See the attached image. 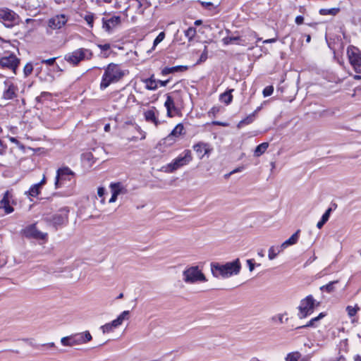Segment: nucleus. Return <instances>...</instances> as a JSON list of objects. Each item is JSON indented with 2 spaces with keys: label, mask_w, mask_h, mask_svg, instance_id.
Listing matches in <instances>:
<instances>
[{
  "label": "nucleus",
  "mask_w": 361,
  "mask_h": 361,
  "mask_svg": "<svg viewBox=\"0 0 361 361\" xmlns=\"http://www.w3.org/2000/svg\"><path fill=\"white\" fill-rule=\"evenodd\" d=\"M295 22L297 25H302L304 22L303 16H298L295 19Z\"/></svg>",
  "instance_id": "52"
},
{
  "label": "nucleus",
  "mask_w": 361,
  "mask_h": 361,
  "mask_svg": "<svg viewBox=\"0 0 361 361\" xmlns=\"http://www.w3.org/2000/svg\"><path fill=\"white\" fill-rule=\"evenodd\" d=\"M23 235L28 238H34L36 240H45L47 233H42L37 229L35 224H31L26 226L22 230Z\"/></svg>",
  "instance_id": "11"
},
{
  "label": "nucleus",
  "mask_w": 361,
  "mask_h": 361,
  "mask_svg": "<svg viewBox=\"0 0 361 361\" xmlns=\"http://www.w3.org/2000/svg\"><path fill=\"white\" fill-rule=\"evenodd\" d=\"M242 170H243V167H238V168H236L235 169H234V170L231 171V172H229V173H228V174H227V178H228L229 176H231V175H232V174H233V173H237V172H240V171H241Z\"/></svg>",
  "instance_id": "57"
},
{
  "label": "nucleus",
  "mask_w": 361,
  "mask_h": 361,
  "mask_svg": "<svg viewBox=\"0 0 361 361\" xmlns=\"http://www.w3.org/2000/svg\"><path fill=\"white\" fill-rule=\"evenodd\" d=\"M51 221L54 226H61L66 224L68 221L67 212L54 215Z\"/></svg>",
  "instance_id": "22"
},
{
  "label": "nucleus",
  "mask_w": 361,
  "mask_h": 361,
  "mask_svg": "<svg viewBox=\"0 0 361 361\" xmlns=\"http://www.w3.org/2000/svg\"><path fill=\"white\" fill-rule=\"evenodd\" d=\"M93 54L90 49L79 48L64 56V59L71 65L78 66L82 61L90 60Z\"/></svg>",
  "instance_id": "2"
},
{
  "label": "nucleus",
  "mask_w": 361,
  "mask_h": 361,
  "mask_svg": "<svg viewBox=\"0 0 361 361\" xmlns=\"http://www.w3.org/2000/svg\"><path fill=\"white\" fill-rule=\"evenodd\" d=\"M220 111V109L219 107H213L211 111L209 112V114L211 115L212 114L213 116H215L217 113H219Z\"/></svg>",
  "instance_id": "55"
},
{
  "label": "nucleus",
  "mask_w": 361,
  "mask_h": 361,
  "mask_svg": "<svg viewBox=\"0 0 361 361\" xmlns=\"http://www.w3.org/2000/svg\"><path fill=\"white\" fill-rule=\"evenodd\" d=\"M73 176L74 172L67 166L59 169L54 183L56 188H61L63 181L71 180Z\"/></svg>",
  "instance_id": "9"
},
{
  "label": "nucleus",
  "mask_w": 361,
  "mask_h": 361,
  "mask_svg": "<svg viewBox=\"0 0 361 361\" xmlns=\"http://www.w3.org/2000/svg\"><path fill=\"white\" fill-rule=\"evenodd\" d=\"M164 106L167 110V116L173 117L178 113V109L175 105L173 97L169 94L166 95V99L164 103Z\"/></svg>",
  "instance_id": "16"
},
{
  "label": "nucleus",
  "mask_w": 361,
  "mask_h": 361,
  "mask_svg": "<svg viewBox=\"0 0 361 361\" xmlns=\"http://www.w3.org/2000/svg\"><path fill=\"white\" fill-rule=\"evenodd\" d=\"M348 61L353 70L358 75H355V80L361 79V51L354 46H349L347 49Z\"/></svg>",
  "instance_id": "3"
},
{
  "label": "nucleus",
  "mask_w": 361,
  "mask_h": 361,
  "mask_svg": "<svg viewBox=\"0 0 361 361\" xmlns=\"http://www.w3.org/2000/svg\"><path fill=\"white\" fill-rule=\"evenodd\" d=\"M200 3L202 4L203 7L205 8H209L213 6L211 2L200 1Z\"/></svg>",
  "instance_id": "59"
},
{
  "label": "nucleus",
  "mask_w": 361,
  "mask_h": 361,
  "mask_svg": "<svg viewBox=\"0 0 361 361\" xmlns=\"http://www.w3.org/2000/svg\"><path fill=\"white\" fill-rule=\"evenodd\" d=\"M286 361H310L308 356H302L298 351L291 352L287 354Z\"/></svg>",
  "instance_id": "21"
},
{
  "label": "nucleus",
  "mask_w": 361,
  "mask_h": 361,
  "mask_svg": "<svg viewBox=\"0 0 361 361\" xmlns=\"http://www.w3.org/2000/svg\"><path fill=\"white\" fill-rule=\"evenodd\" d=\"M241 270V263L239 259L227 262V278L238 275Z\"/></svg>",
  "instance_id": "14"
},
{
  "label": "nucleus",
  "mask_w": 361,
  "mask_h": 361,
  "mask_svg": "<svg viewBox=\"0 0 361 361\" xmlns=\"http://www.w3.org/2000/svg\"><path fill=\"white\" fill-rule=\"evenodd\" d=\"M171 73L178 72V71H184L187 70V66H176L171 68Z\"/></svg>",
  "instance_id": "47"
},
{
  "label": "nucleus",
  "mask_w": 361,
  "mask_h": 361,
  "mask_svg": "<svg viewBox=\"0 0 361 361\" xmlns=\"http://www.w3.org/2000/svg\"><path fill=\"white\" fill-rule=\"evenodd\" d=\"M33 71V66L31 63H27L23 68V73L25 77L30 75Z\"/></svg>",
  "instance_id": "40"
},
{
  "label": "nucleus",
  "mask_w": 361,
  "mask_h": 361,
  "mask_svg": "<svg viewBox=\"0 0 361 361\" xmlns=\"http://www.w3.org/2000/svg\"><path fill=\"white\" fill-rule=\"evenodd\" d=\"M56 59V57L51 58L49 59H43V60H42L41 63L47 64L48 66H52L54 64Z\"/></svg>",
  "instance_id": "48"
},
{
  "label": "nucleus",
  "mask_w": 361,
  "mask_h": 361,
  "mask_svg": "<svg viewBox=\"0 0 361 361\" xmlns=\"http://www.w3.org/2000/svg\"><path fill=\"white\" fill-rule=\"evenodd\" d=\"M233 90H230L229 91H227V105L230 104L233 99V96L231 94V92H233Z\"/></svg>",
  "instance_id": "53"
},
{
  "label": "nucleus",
  "mask_w": 361,
  "mask_h": 361,
  "mask_svg": "<svg viewBox=\"0 0 361 361\" xmlns=\"http://www.w3.org/2000/svg\"><path fill=\"white\" fill-rule=\"evenodd\" d=\"M128 71L123 69L121 65L111 63L104 68L99 87L102 90L107 88L111 84L119 82Z\"/></svg>",
  "instance_id": "1"
},
{
  "label": "nucleus",
  "mask_w": 361,
  "mask_h": 361,
  "mask_svg": "<svg viewBox=\"0 0 361 361\" xmlns=\"http://www.w3.org/2000/svg\"><path fill=\"white\" fill-rule=\"evenodd\" d=\"M117 197H118V195L112 193L111 197L109 200V203H113V202H116Z\"/></svg>",
  "instance_id": "60"
},
{
  "label": "nucleus",
  "mask_w": 361,
  "mask_h": 361,
  "mask_svg": "<svg viewBox=\"0 0 361 361\" xmlns=\"http://www.w3.org/2000/svg\"><path fill=\"white\" fill-rule=\"evenodd\" d=\"M300 230H298L295 233H293L288 240H286V241H284L281 245V247L284 249H286V247H288V246H290V245H295L298 239H299V233H300Z\"/></svg>",
  "instance_id": "25"
},
{
  "label": "nucleus",
  "mask_w": 361,
  "mask_h": 361,
  "mask_svg": "<svg viewBox=\"0 0 361 361\" xmlns=\"http://www.w3.org/2000/svg\"><path fill=\"white\" fill-rule=\"evenodd\" d=\"M157 82H158V83L160 84V85L161 87H165L168 84L169 80H157Z\"/></svg>",
  "instance_id": "61"
},
{
  "label": "nucleus",
  "mask_w": 361,
  "mask_h": 361,
  "mask_svg": "<svg viewBox=\"0 0 361 361\" xmlns=\"http://www.w3.org/2000/svg\"><path fill=\"white\" fill-rule=\"evenodd\" d=\"M246 262H247V265H248V267H249V270H250V271H252L254 270V269H255V263H254V262H253V259H247V260L246 261Z\"/></svg>",
  "instance_id": "51"
},
{
  "label": "nucleus",
  "mask_w": 361,
  "mask_h": 361,
  "mask_svg": "<svg viewBox=\"0 0 361 361\" xmlns=\"http://www.w3.org/2000/svg\"><path fill=\"white\" fill-rule=\"evenodd\" d=\"M339 11V8H322L319 10V13L322 16H336Z\"/></svg>",
  "instance_id": "35"
},
{
  "label": "nucleus",
  "mask_w": 361,
  "mask_h": 361,
  "mask_svg": "<svg viewBox=\"0 0 361 361\" xmlns=\"http://www.w3.org/2000/svg\"><path fill=\"white\" fill-rule=\"evenodd\" d=\"M130 312L128 310L123 311L116 319H114V324H117L118 326H121L124 320L129 319Z\"/></svg>",
  "instance_id": "31"
},
{
  "label": "nucleus",
  "mask_w": 361,
  "mask_h": 361,
  "mask_svg": "<svg viewBox=\"0 0 361 361\" xmlns=\"http://www.w3.org/2000/svg\"><path fill=\"white\" fill-rule=\"evenodd\" d=\"M111 192L118 195L120 194H126L127 190L121 183H113L110 185Z\"/></svg>",
  "instance_id": "24"
},
{
  "label": "nucleus",
  "mask_w": 361,
  "mask_h": 361,
  "mask_svg": "<svg viewBox=\"0 0 361 361\" xmlns=\"http://www.w3.org/2000/svg\"><path fill=\"white\" fill-rule=\"evenodd\" d=\"M269 147L268 142H263L259 145L255 150L254 154L255 157H259L263 154Z\"/></svg>",
  "instance_id": "32"
},
{
  "label": "nucleus",
  "mask_w": 361,
  "mask_h": 361,
  "mask_svg": "<svg viewBox=\"0 0 361 361\" xmlns=\"http://www.w3.org/2000/svg\"><path fill=\"white\" fill-rule=\"evenodd\" d=\"M207 47L204 46V51L201 54L200 59L197 61V63H200L204 62L207 60Z\"/></svg>",
  "instance_id": "45"
},
{
  "label": "nucleus",
  "mask_w": 361,
  "mask_h": 361,
  "mask_svg": "<svg viewBox=\"0 0 361 361\" xmlns=\"http://www.w3.org/2000/svg\"><path fill=\"white\" fill-rule=\"evenodd\" d=\"M68 18L64 14L56 15L49 20V26L54 30L61 28L67 22Z\"/></svg>",
  "instance_id": "13"
},
{
  "label": "nucleus",
  "mask_w": 361,
  "mask_h": 361,
  "mask_svg": "<svg viewBox=\"0 0 361 361\" xmlns=\"http://www.w3.org/2000/svg\"><path fill=\"white\" fill-rule=\"evenodd\" d=\"M159 112L154 106L147 109L144 112V117L147 122H151L154 124L155 126H158L160 123L158 119Z\"/></svg>",
  "instance_id": "15"
},
{
  "label": "nucleus",
  "mask_w": 361,
  "mask_h": 361,
  "mask_svg": "<svg viewBox=\"0 0 361 361\" xmlns=\"http://www.w3.org/2000/svg\"><path fill=\"white\" fill-rule=\"evenodd\" d=\"M283 250V248L280 246H271L268 250V257L270 260H273L276 256Z\"/></svg>",
  "instance_id": "28"
},
{
  "label": "nucleus",
  "mask_w": 361,
  "mask_h": 361,
  "mask_svg": "<svg viewBox=\"0 0 361 361\" xmlns=\"http://www.w3.org/2000/svg\"><path fill=\"white\" fill-rule=\"evenodd\" d=\"M4 84L3 98L6 100L13 99L16 97V87L13 84L9 81H5Z\"/></svg>",
  "instance_id": "17"
},
{
  "label": "nucleus",
  "mask_w": 361,
  "mask_h": 361,
  "mask_svg": "<svg viewBox=\"0 0 361 361\" xmlns=\"http://www.w3.org/2000/svg\"><path fill=\"white\" fill-rule=\"evenodd\" d=\"M212 124H214V125H219V126H226V123L225 122H220V121H212Z\"/></svg>",
  "instance_id": "62"
},
{
  "label": "nucleus",
  "mask_w": 361,
  "mask_h": 361,
  "mask_svg": "<svg viewBox=\"0 0 361 361\" xmlns=\"http://www.w3.org/2000/svg\"><path fill=\"white\" fill-rule=\"evenodd\" d=\"M326 316V314L324 312H321L317 317L312 318L311 320L309 321V322L302 326V327H309L312 326L314 325V323L321 319L324 318Z\"/></svg>",
  "instance_id": "37"
},
{
  "label": "nucleus",
  "mask_w": 361,
  "mask_h": 361,
  "mask_svg": "<svg viewBox=\"0 0 361 361\" xmlns=\"http://www.w3.org/2000/svg\"><path fill=\"white\" fill-rule=\"evenodd\" d=\"M318 305L319 302H316L312 295L307 296L300 301L298 307V317L300 319L307 317L314 312V307Z\"/></svg>",
  "instance_id": "7"
},
{
  "label": "nucleus",
  "mask_w": 361,
  "mask_h": 361,
  "mask_svg": "<svg viewBox=\"0 0 361 361\" xmlns=\"http://www.w3.org/2000/svg\"><path fill=\"white\" fill-rule=\"evenodd\" d=\"M114 321L113 320L110 323L105 324L104 325L101 326V329L103 334H106L112 331L114 329L118 327L117 324H114Z\"/></svg>",
  "instance_id": "34"
},
{
  "label": "nucleus",
  "mask_w": 361,
  "mask_h": 361,
  "mask_svg": "<svg viewBox=\"0 0 361 361\" xmlns=\"http://www.w3.org/2000/svg\"><path fill=\"white\" fill-rule=\"evenodd\" d=\"M6 149V146L0 140V155H2L4 154Z\"/></svg>",
  "instance_id": "54"
},
{
  "label": "nucleus",
  "mask_w": 361,
  "mask_h": 361,
  "mask_svg": "<svg viewBox=\"0 0 361 361\" xmlns=\"http://www.w3.org/2000/svg\"><path fill=\"white\" fill-rule=\"evenodd\" d=\"M354 361H361V356H360V355L355 356Z\"/></svg>",
  "instance_id": "64"
},
{
  "label": "nucleus",
  "mask_w": 361,
  "mask_h": 361,
  "mask_svg": "<svg viewBox=\"0 0 361 361\" xmlns=\"http://www.w3.org/2000/svg\"><path fill=\"white\" fill-rule=\"evenodd\" d=\"M142 82L145 83V88L149 90H155L158 88V82L153 76L149 78L142 79Z\"/></svg>",
  "instance_id": "27"
},
{
  "label": "nucleus",
  "mask_w": 361,
  "mask_h": 361,
  "mask_svg": "<svg viewBox=\"0 0 361 361\" xmlns=\"http://www.w3.org/2000/svg\"><path fill=\"white\" fill-rule=\"evenodd\" d=\"M211 270L214 276L224 277L226 276V265L220 264L217 262H212L211 264Z\"/></svg>",
  "instance_id": "19"
},
{
  "label": "nucleus",
  "mask_w": 361,
  "mask_h": 361,
  "mask_svg": "<svg viewBox=\"0 0 361 361\" xmlns=\"http://www.w3.org/2000/svg\"><path fill=\"white\" fill-rule=\"evenodd\" d=\"M183 281L186 283H195L196 282H205L207 279L204 274L199 269L198 267L193 266L185 269L183 271Z\"/></svg>",
  "instance_id": "4"
},
{
  "label": "nucleus",
  "mask_w": 361,
  "mask_h": 361,
  "mask_svg": "<svg viewBox=\"0 0 361 361\" xmlns=\"http://www.w3.org/2000/svg\"><path fill=\"white\" fill-rule=\"evenodd\" d=\"M164 37L165 33L164 32H161L154 40L152 49H154L155 47L164 40Z\"/></svg>",
  "instance_id": "39"
},
{
  "label": "nucleus",
  "mask_w": 361,
  "mask_h": 361,
  "mask_svg": "<svg viewBox=\"0 0 361 361\" xmlns=\"http://www.w3.org/2000/svg\"><path fill=\"white\" fill-rule=\"evenodd\" d=\"M41 188L37 183L32 185L28 191L25 192L28 197H37L40 192Z\"/></svg>",
  "instance_id": "30"
},
{
  "label": "nucleus",
  "mask_w": 361,
  "mask_h": 361,
  "mask_svg": "<svg viewBox=\"0 0 361 361\" xmlns=\"http://www.w3.org/2000/svg\"><path fill=\"white\" fill-rule=\"evenodd\" d=\"M20 60L13 54H7L0 58V66L11 70L14 73L18 66Z\"/></svg>",
  "instance_id": "10"
},
{
  "label": "nucleus",
  "mask_w": 361,
  "mask_h": 361,
  "mask_svg": "<svg viewBox=\"0 0 361 361\" xmlns=\"http://www.w3.org/2000/svg\"><path fill=\"white\" fill-rule=\"evenodd\" d=\"M184 130L183 126L181 123L178 124L173 130L171 131V133L168 135L167 139L170 140L172 139V137H177L180 136Z\"/></svg>",
  "instance_id": "29"
},
{
  "label": "nucleus",
  "mask_w": 361,
  "mask_h": 361,
  "mask_svg": "<svg viewBox=\"0 0 361 361\" xmlns=\"http://www.w3.org/2000/svg\"><path fill=\"white\" fill-rule=\"evenodd\" d=\"M84 19L90 27H93L94 16L92 13L85 15Z\"/></svg>",
  "instance_id": "41"
},
{
  "label": "nucleus",
  "mask_w": 361,
  "mask_h": 361,
  "mask_svg": "<svg viewBox=\"0 0 361 361\" xmlns=\"http://www.w3.org/2000/svg\"><path fill=\"white\" fill-rule=\"evenodd\" d=\"M161 73L162 75H168L169 73H171V68H164L162 71H161Z\"/></svg>",
  "instance_id": "58"
},
{
  "label": "nucleus",
  "mask_w": 361,
  "mask_h": 361,
  "mask_svg": "<svg viewBox=\"0 0 361 361\" xmlns=\"http://www.w3.org/2000/svg\"><path fill=\"white\" fill-rule=\"evenodd\" d=\"M10 197L11 193L7 190L4 192L2 200H0V209H4L7 214L12 213L14 210L13 207L10 205Z\"/></svg>",
  "instance_id": "18"
},
{
  "label": "nucleus",
  "mask_w": 361,
  "mask_h": 361,
  "mask_svg": "<svg viewBox=\"0 0 361 361\" xmlns=\"http://www.w3.org/2000/svg\"><path fill=\"white\" fill-rule=\"evenodd\" d=\"M192 160L190 152L185 150L183 155L180 154L166 167V171L172 173L180 167L188 164Z\"/></svg>",
  "instance_id": "8"
},
{
  "label": "nucleus",
  "mask_w": 361,
  "mask_h": 361,
  "mask_svg": "<svg viewBox=\"0 0 361 361\" xmlns=\"http://www.w3.org/2000/svg\"><path fill=\"white\" fill-rule=\"evenodd\" d=\"M331 212V209L329 208L325 213L322 215V219L317 224V227L320 229L322 228V226L324 225V224L329 220L330 214Z\"/></svg>",
  "instance_id": "33"
},
{
  "label": "nucleus",
  "mask_w": 361,
  "mask_h": 361,
  "mask_svg": "<svg viewBox=\"0 0 361 361\" xmlns=\"http://www.w3.org/2000/svg\"><path fill=\"white\" fill-rule=\"evenodd\" d=\"M8 140L12 143H14L15 145H16V146L18 147L20 149H24V145L22 143H20L16 138H15L13 137H9Z\"/></svg>",
  "instance_id": "46"
},
{
  "label": "nucleus",
  "mask_w": 361,
  "mask_h": 361,
  "mask_svg": "<svg viewBox=\"0 0 361 361\" xmlns=\"http://www.w3.org/2000/svg\"><path fill=\"white\" fill-rule=\"evenodd\" d=\"M45 183H46V178H45V176H43L42 180L39 183H37V185H39V186L40 188H42V186L43 185H44V184H45Z\"/></svg>",
  "instance_id": "63"
},
{
  "label": "nucleus",
  "mask_w": 361,
  "mask_h": 361,
  "mask_svg": "<svg viewBox=\"0 0 361 361\" xmlns=\"http://www.w3.org/2000/svg\"><path fill=\"white\" fill-rule=\"evenodd\" d=\"M254 119H255V114H252L249 115L246 118L241 121L239 123V126H242L244 124H245V125L250 124L252 122H253Z\"/></svg>",
  "instance_id": "42"
},
{
  "label": "nucleus",
  "mask_w": 361,
  "mask_h": 361,
  "mask_svg": "<svg viewBox=\"0 0 361 361\" xmlns=\"http://www.w3.org/2000/svg\"><path fill=\"white\" fill-rule=\"evenodd\" d=\"M97 47L102 50V51H107L109 49H110L111 48V45L110 44H97Z\"/></svg>",
  "instance_id": "50"
},
{
  "label": "nucleus",
  "mask_w": 361,
  "mask_h": 361,
  "mask_svg": "<svg viewBox=\"0 0 361 361\" xmlns=\"http://www.w3.org/2000/svg\"><path fill=\"white\" fill-rule=\"evenodd\" d=\"M20 21L18 15L8 8H0V22L6 27H13Z\"/></svg>",
  "instance_id": "6"
},
{
  "label": "nucleus",
  "mask_w": 361,
  "mask_h": 361,
  "mask_svg": "<svg viewBox=\"0 0 361 361\" xmlns=\"http://www.w3.org/2000/svg\"><path fill=\"white\" fill-rule=\"evenodd\" d=\"M50 95H51V94H50V93L47 92H42V93H41V94H40L39 96H38V97L36 98V99H37L38 102H42V101H43V99H44V98L49 97H50Z\"/></svg>",
  "instance_id": "49"
},
{
  "label": "nucleus",
  "mask_w": 361,
  "mask_h": 361,
  "mask_svg": "<svg viewBox=\"0 0 361 361\" xmlns=\"http://www.w3.org/2000/svg\"><path fill=\"white\" fill-rule=\"evenodd\" d=\"M284 317H285V314H276L274 317H273L272 320L274 322H278L280 324H283L284 322V321H283Z\"/></svg>",
  "instance_id": "44"
},
{
  "label": "nucleus",
  "mask_w": 361,
  "mask_h": 361,
  "mask_svg": "<svg viewBox=\"0 0 361 361\" xmlns=\"http://www.w3.org/2000/svg\"><path fill=\"white\" fill-rule=\"evenodd\" d=\"M195 35L196 29L195 27H190L185 31V36L188 39L189 41H191Z\"/></svg>",
  "instance_id": "38"
},
{
  "label": "nucleus",
  "mask_w": 361,
  "mask_h": 361,
  "mask_svg": "<svg viewBox=\"0 0 361 361\" xmlns=\"http://www.w3.org/2000/svg\"><path fill=\"white\" fill-rule=\"evenodd\" d=\"M193 149L200 159L204 155L208 154L211 151L209 145L204 142H199L195 145Z\"/></svg>",
  "instance_id": "20"
},
{
  "label": "nucleus",
  "mask_w": 361,
  "mask_h": 361,
  "mask_svg": "<svg viewBox=\"0 0 361 361\" xmlns=\"http://www.w3.org/2000/svg\"><path fill=\"white\" fill-rule=\"evenodd\" d=\"M345 310L347 312L348 316L351 318L352 323L355 322L356 319L354 318V317L360 310V307L358 306V305L356 304L354 306L348 305L345 308Z\"/></svg>",
  "instance_id": "26"
},
{
  "label": "nucleus",
  "mask_w": 361,
  "mask_h": 361,
  "mask_svg": "<svg viewBox=\"0 0 361 361\" xmlns=\"http://www.w3.org/2000/svg\"><path fill=\"white\" fill-rule=\"evenodd\" d=\"M105 190L104 188H99L97 190V195L99 197H102L104 195Z\"/></svg>",
  "instance_id": "56"
},
{
  "label": "nucleus",
  "mask_w": 361,
  "mask_h": 361,
  "mask_svg": "<svg viewBox=\"0 0 361 361\" xmlns=\"http://www.w3.org/2000/svg\"><path fill=\"white\" fill-rule=\"evenodd\" d=\"M113 101L116 102L119 108H123L126 104V97L120 92L116 91L112 93Z\"/></svg>",
  "instance_id": "23"
},
{
  "label": "nucleus",
  "mask_w": 361,
  "mask_h": 361,
  "mask_svg": "<svg viewBox=\"0 0 361 361\" xmlns=\"http://www.w3.org/2000/svg\"><path fill=\"white\" fill-rule=\"evenodd\" d=\"M338 281H331L329 282L328 284L325 285V286H322L320 289L322 290V291H326L329 293H332L333 291H334L335 290V287H334V285L336 283H337Z\"/></svg>",
  "instance_id": "36"
},
{
  "label": "nucleus",
  "mask_w": 361,
  "mask_h": 361,
  "mask_svg": "<svg viewBox=\"0 0 361 361\" xmlns=\"http://www.w3.org/2000/svg\"><path fill=\"white\" fill-rule=\"evenodd\" d=\"M92 338V337L90 333L88 331H86L80 334L63 337L61 339V343L64 346H73L86 343L91 341Z\"/></svg>",
  "instance_id": "5"
},
{
  "label": "nucleus",
  "mask_w": 361,
  "mask_h": 361,
  "mask_svg": "<svg viewBox=\"0 0 361 361\" xmlns=\"http://www.w3.org/2000/svg\"><path fill=\"white\" fill-rule=\"evenodd\" d=\"M121 25V18L118 16H114L109 18H102V28L108 33H112Z\"/></svg>",
  "instance_id": "12"
},
{
  "label": "nucleus",
  "mask_w": 361,
  "mask_h": 361,
  "mask_svg": "<svg viewBox=\"0 0 361 361\" xmlns=\"http://www.w3.org/2000/svg\"><path fill=\"white\" fill-rule=\"evenodd\" d=\"M274 92L273 86H267L263 90V95L264 97L270 96Z\"/></svg>",
  "instance_id": "43"
}]
</instances>
